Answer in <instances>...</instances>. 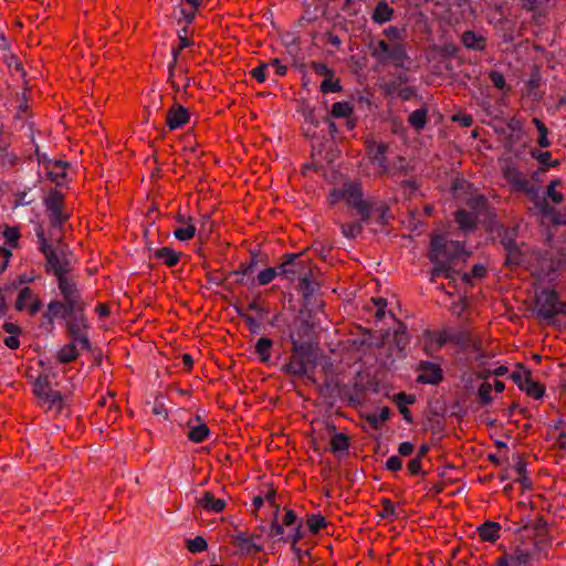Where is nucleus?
Instances as JSON below:
<instances>
[{"label":"nucleus","mask_w":566,"mask_h":566,"mask_svg":"<svg viewBox=\"0 0 566 566\" xmlns=\"http://www.w3.org/2000/svg\"><path fill=\"white\" fill-rule=\"evenodd\" d=\"M44 207L50 223L54 228L62 227L70 218L71 213L65 207L64 195L57 190H51L44 197Z\"/></svg>","instance_id":"423d86ee"},{"label":"nucleus","mask_w":566,"mask_h":566,"mask_svg":"<svg viewBox=\"0 0 566 566\" xmlns=\"http://www.w3.org/2000/svg\"><path fill=\"white\" fill-rule=\"evenodd\" d=\"M207 547V541L201 536L187 539V549L192 554L205 552Z\"/></svg>","instance_id":"37998d69"},{"label":"nucleus","mask_w":566,"mask_h":566,"mask_svg":"<svg viewBox=\"0 0 566 566\" xmlns=\"http://www.w3.org/2000/svg\"><path fill=\"white\" fill-rule=\"evenodd\" d=\"M531 155L533 158H535L541 165L543 169H546L548 167H554L558 165L557 160L552 161L551 160V153L543 149L532 150Z\"/></svg>","instance_id":"ea45409f"},{"label":"nucleus","mask_w":566,"mask_h":566,"mask_svg":"<svg viewBox=\"0 0 566 566\" xmlns=\"http://www.w3.org/2000/svg\"><path fill=\"white\" fill-rule=\"evenodd\" d=\"M461 42L467 49L475 51H483L486 46L485 36L472 30H468L462 34Z\"/></svg>","instance_id":"cd10ccee"},{"label":"nucleus","mask_w":566,"mask_h":566,"mask_svg":"<svg viewBox=\"0 0 566 566\" xmlns=\"http://www.w3.org/2000/svg\"><path fill=\"white\" fill-rule=\"evenodd\" d=\"M87 329V319L82 313H75L74 316L66 322V331L70 340L76 342L83 347H91Z\"/></svg>","instance_id":"9d476101"},{"label":"nucleus","mask_w":566,"mask_h":566,"mask_svg":"<svg viewBox=\"0 0 566 566\" xmlns=\"http://www.w3.org/2000/svg\"><path fill=\"white\" fill-rule=\"evenodd\" d=\"M188 28L185 27L181 31L178 32V45L179 50H184L186 48L191 46L193 43L187 36Z\"/></svg>","instance_id":"bf43d9fd"},{"label":"nucleus","mask_w":566,"mask_h":566,"mask_svg":"<svg viewBox=\"0 0 566 566\" xmlns=\"http://www.w3.org/2000/svg\"><path fill=\"white\" fill-rule=\"evenodd\" d=\"M77 312L80 311L65 301H51L48 305V311L44 313V317L52 322L55 318H66Z\"/></svg>","instance_id":"aec40b11"},{"label":"nucleus","mask_w":566,"mask_h":566,"mask_svg":"<svg viewBox=\"0 0 566 566\" xmlns=\"http://www.w3.org/2000/svg\"><path fill=\"white\" fill-rule=\"evenodd\" d=\"M452 120L459 123L463 127H470L473 123L472 116L468 114H457L452 117Z\"/></svg>","instance_id":"0e129e2a"},{"label":"nucleus","mask_w":566,"mask_h":566,"mask_svg":"<svg viewBox=\"0 0 566 566\" xmlns=\"http://www.w3.org/2000/svg\"><path fill=\"white\" fill-rule=\"evenodd\" d=\"M306 526L311 533L317 534L326 528L327 522L322 514H311L306 518Z\"/></svg>","instance_id":"4c0bfd02"},{"label":"nucleus","mask_w":566,"mask_h":566,"mask_svg":"<svg viewBox=\"0 0 566 566\" xmlns=\"http://www.w3.org/2000/svg\"><path fill=\"white\" fill-rule=\"evenodd\" d=\"M331 451L334 453L347 452L349 449V438L344 433H335L331 438Z\"/></svg>","instance_id":"e433bc0d"},{"label":"nucleus","mask_w":566,"mask_h":566,"mask_svg":"<svg viewBox=\"0 0 566 566\" xmlns=\"http://www.w3.org/2000/svg\"><path fill=\"white\" fill-rule=\"evenodd\" d=\"M386 469L391 472H398L402 469V461L398 455H391L386 461Z\"/></svg>","instance_id":"6e6d98bb"},{"label":"nucleus","mask_w":566,"mask_h":566,"mask_svg":"<svg viewBox=\"0 0 566 566\" xmlns=\"http://www.w3.org/2000/svg\"><path fill=\"white\" fill-rule=\"evenodd\" d=\"M305 536L302 527V522H298L293 528L285 535L284 542L290 543L294 548L295 545Z\"/></svg>","instance_id":"79ce46f5"},{"label":"nucleus","mask_w":566,"mask_h":566,"mask_svg":"<svg viewBox=\"0 0 566 566\" xmlns=\"http://www.w3.org/2000/svg\"><path fill=\"white\" fill-rule=\"evenodd\" d=\"M359 219H361V218L359 217ZM363 223H366V222L363 220H359V221L342 223L340 224L342 233L346 238H356L361 233Z\"/></svg>","instance_id":"58836bf2"},{"label":"nucleus","mask_w":566,"mask_h":566,"mask_svg":"<svg viewBox=\"0 0 566 566\" xmlns=\"http://www.w3.org/2000/svg\"><path fill=\"white\" fill-rule=\"evenodd\" d=\"M308 356L295 349L285 366L286 373L294 376H304L307 373Z\"/></svg>","instance_id":"4be33fe9"},{"label":"nucleus","mask_w":566,"mask_h":566,"mask_svg":"<svg viewBox=\"0 0 566 566\" xmlns=\"http://www.w3.org/2000/svg\"><path fill=\"white\" fill-rule=\"evenodd\" d=\"M387 144H367L365 163L361 166H366V172L368 175H382L388 170L386 164Z\"/></svg>","instance_id":"6e6552de"},{"label":"nucleus","mask_w":566,"mask_h":566,"mask_svg":"<svg viewBox=\"0 0 566 566\" xmlns=\"http://www.w3.org/2000/svg\"><path fill=\"white\" fill-rule=\"evenodd\" d=\"M394 17V9L386 1H379L371 14V19L377 24L389 22Z\"/></svg>","instance_id":"c756f323"},{"label":"nucleus","mask_w":566,"mask_h":566,"mask_svg":"<svg viewBox=\"0 0 566 566\" xmlns=\"http://www.w3.org/2000/svg\"><path fill=\"white\" fill-rule=\"evenodd\" d=\"M326 200L331 207L343 205L347 210L355 211L365 222L370 220L373 203L365 199L359 179L343 175L334 176Z\"/></svg>","instance_id":"f257e3e1"},{"label":"nucleus","mask_w":566,"mask_h":566,"mask_svg":"<svg viewBox=\"0 0 566 566\" xmlns=\"http://www.w3.org/2000/svg\"><path fill=\"white\" fill-rule=\"evenodd\" d=\"M485 273H486V269L483 265L475 264L472 268L471 272L463 273L462 280L465 283H471L472 279H481L485 275Z\"/></svg>","instance_id":"8fccbe9b"},{"label":"nucleus","mask_w":566,"mask_h":566,"mask_svg":"<svg viewBox=\"0 0 566 566\" xmlns=\"http://www.w3.org/2000/svg\"><path fill=\"white\" fill-rule=\"evenodd\" d=\"M532 563L527 558V554L523 553L520 547L511 553H504L497 558L496 566H531Z\"/></svg>","instance_id":"b1692460"},{"label":"nucleus","mask_w":566,"mask_h":566,"mask_svg":"<svg viewBox=\"0 0 566 566\" xmlns=\"http://www.w3.org/2000/svg\"><path fill=\"white\" fill-rule=\"evenodd\" d=\"M210 436V429L205 423H197L191 426L189 423V431L187 433L188 439L193 443H200L208 439Z\"/></svg>","instance_id":"473e14b6"},{"label":"nucleus","mask_w":566,"mask_h":566,"mask_svg":"<svg viewBox=\"0 0 566 566\" xmlns=\"http://www.w3.org/2000/svg\"><path fill=\"white\" fill-rule=\"evenodd\" d=\"M390 413V409L388 407H384L380 409L378 413H368L366 415L365 418L373 429L379 430L382 427V424L389 419Z\"/></svg>","instance_id":"72a5a7b5"},{"label":"nucleus","mask_w":566,"mask_h":566,"mask_svg":"<svg viewBox=\"0 0 566 566\" xmlns=\"http://www.w3.org/2000/svg\"><path fill=\"white\" fill-rule=\"evenodd\" d=\"M518 538L520 543L516 546L527 554L531 563L548 558L552 538L545 525L539 523L526 525L521 528Z\"/></svg>","instance_id":"7ed1b4c3"},{"label":"nucleus","mask_w":566,"mask_h":566,"mask_svg":"<svg viewBox=\"0 0 566 566\" xmlns=\"http://www.w3.org/2000/svg\"><path fill=\"white\" fill-rule=\"evenodd\" d=\"M311 69L317 74V75H325L333 77L334 72L332 69H329L325 63L313 61L311 63Z\"/></svg>","instance_id":"3c124183"},{"label":"nucleus","mask_w":566,"mask_h":566,"mask_svg":"<svg viewBox=\"0 0 566 566\" xmlns=\"http://www.w3.org/2000/svg\"><path fill=\"white\" fill-rule=\"evenodd\" d=\"M12 256V252L10 249L6 247H0V274L6 271L8 268L9 261Z\"/></svg>","instance_id":"5fc2aeb1"},{"label":"nucleus","mask_w":566,"mask_h":566,"mask_svg":"<svg viewBox=\"0 0 566 566\" xmlns=\"http://www.w3.org/2000/svg\"><path fill=\"white\" fill-rule=\"evenodd\" d=\"M321 91L324 94L340 92L342 85L338 80L333 81L332 77L328 76L321 83Z\"/></svg>","instance_id":"09e8293b"},{"label":"nucleus","mask_w":566,"mask_h":566,"mask_svg":"<svg viewBox=\"0 0 566 566\" xmlns=\"http://www.w3.org/2000/svg\"><path fill=\"white\" fill-rule=\"evenodd\" d=\"M489 77L494 87L500 91H510V87L506 86V82L504 75L499 71H491Z\"/></svg>","instance_id":"de8ad7c7"},{"label":"nucleus","mask_w":566,"mask_h":566,"mask_svg":"<svg viewBox=\"0 0 566 566\" xmlns=\"http://www.w3.org/2000/svg\"><path fill=\"white\" fill-rule=\"evenodd\" d=\"M517 480L523 485V488L528 489L531 486V481L526 476L525 465L523 463H518L516 467Z\"/></svg>","instance_id":"4d7b16f0"},{"label":"nucleus","mask_w":566,"mask_h":566,"mask_svg":"<svg viewBox=\"0 0 566 566\" xmlns=\"http://www.w3.org/2000/svg\"><path fill=\"white\" fill-rule=\"evenodd\" d=\"M470 185L463 180V179H457L452 185V193L453 197L457 199H460V190H464L465 188H469Z\"/></svg>","instance_id":"e2e57ef3"},{"label":"nucleus","mask_w":566,"mask_h":566,"mask_svg":"<svg viewBox=\"0 0 566 566\" xmlns=\"http://www.w3.org/2000/svg\"><path fill=\"white\" fill-rule=\"evenodd\" d=\"M376 307V317L381 319L385 316V308L387 306V301L382 297L373 298L371 300Z\"/></svg>","instance_id":"052dcab7"},{"label":"nucleus","mask_w":566,"mask_h":566,"mask_svg":"<svg viewBox=\"0 0 566 566\" xmlns=\"http://www.w3.org/2000/svg\"><path fill=\"white\" fill-rule=\"evenodd\" d=\"M269 66H272L275 71V73L280 76H284L287 72L286 65L282 64L281 60H279V59H273L269 63Z\"/></svg>","instance_id":"338daca9"},{"label":"nucleus","mask_w":566,"mask_h":566,"mask_svg":"<svg viewBox=\"0 0 566 566\" xmlns=\"http://www.w3.org/2000/svg\"><path fill=\"white\" fill-rule=\"evenodd\" d=\"M469 253L459 241L447 240L443 234H434L431 238L429 259L434 264L432 277L454 279L453 268L464 262Z\"/></svg>","instance_id":"f03ea898"},{"label":"nucleus","mask_w":566,"mask_h":566,"mask_svg":"<svg viewBox=\"0 0 566 566\" xmlns=\"http://www.w3.org/2000/svg\"><path fill=\"white\" fill-rule=\"evenodd\" d=\"M340 154L335 144H313L312 158L317 167L334 163Z\"/></svg>","instance_id":"f3484780"},{"label":"nucleus","mask_w":566,"mask_h":566,"mask_svg":"<svg viewBox=\"0 0 566 566\" xmlns=\"http://www.w3.org/2000/svg\"><path fill=\"white\" fill-rule=\"evenodd\" d=\"M90 348L91 347H83L81 344L70 340L56 352V361L60 364L75 361L81 353L87 352Z\"/></svg>","instance_id":"412c9836"},{"label":"nucleus","mask_w":566,"mask_h":566,"mask_svg":"<svg viewBox=\"0 0 566 566\" xmlns=\"http://www.w3.org/2000/svg\"><path fill=\"white\" fill-rule=\"evenodd\" d=\"M4 345L10 349H18L20 346V339L18 335H9L3 339Z\"/></svg>","instance_id":"774afa93"},{"label":"nucleus","mask_w":566,"mask_h":566,"mask_svg":"<svg viewBox=\"0 0 566 566\" xmlns=\"http://www.w3.org/2000/svg\"><path fill=\"white\" fill-rule=\"evenodd\" d=\"M269 64L262 63L258 67L252 70V76L259 82L263 83L266 78V70Z\"/></svg>","instance_id":"13d9d810"},{"label":"nucleus","mask_w":566,"mask_h":566,"mask_svg":"<svg viewBox=\"0 0 566 566\" xmlns=\"http://www.w3.org/2000/svg\"><path fill=\"white\" fill-rule=\"evenodd\" d=\"M560 185L559 179H555L551 181V184L547 187V197L554 202V203H560L564 200V197L562 192L556 190V187Z\"/></svg>","instance_id":"a18cd8bd"},{"label":"nucleus","mask_w":566,"mask_h":566,"mask_svg":"<svg viewBox=\"0 0 566 566\" xmlns=\"http://www.w3.org/2000/svg\"><path fill=\"white\" fill-rule=\"evenodd\" d=\"M428 109L426 107L413 111L409 117L408 123L416 130L422 129L427 124Z\"/></svg>","instance_id":"c9c22d12"},{"label":"nucleus","mask_w":566,"mask_h":566,"mask_svg":"<svg viewBox=\"0 0 566 566\" xmlns=\"http://www.w3.org/2000/svg\"><path fill=\"white\" fill-rule=\"evenodd\" d=\"M407 469L411 475H419L422 473V460L415 457L413 459L409 460L407 464Z\"/></svg>","instance_id":"864d4df0"},{"label":"nucleus","mask_w":566,"mask_h":566,"mask_svg":"<svg viewBox=\"0 0 566 566\" xmlns=\"http://www.w3.org/2000/svg\"><path fill=\"white\" fill-rule=\"evenodd\" d=\"M467 205L472 212L460 209L455 212V221L464 232L472 231L475 228L478 217L486 210L488 201L483 196H472L467 200Z\"/></svg>","instance_id":"0eeeda50"},{"label":"nucleus","mask_w":566,"mask_h":566,"mask_svg":"<svg viewBox=\"0 0 566 566\" xmlns=\"http://www.w3.org/2000/svg\"><path fill=\"white\" fill-rule=\"evenodd\" d=\"M33 392L39 399L40 406L46 411L60 413L64 407V398L62 394L50 387L48 377L40 376L33 386Z\"/></svg>","instance_id":"39448f33"},{"label":"nucleus","mask_w":566,"mask_h":566,"mask_svg":"<svg viewBox=\"0 0 566 566\" xmlns=\"http://www.w3.org/2000/svg\"><path fill=\"white\" fill-rule=\"evenodd\" d=\"M190 120V114L182 105H174L166 114V123L170 130L177 129Z\"/></svg>","instance_id":"5701e85b"},{"label":"nucleus","mask_w":566,"mask_h":566,"mask_svg":"<svg viewBox=\"0 0 566 566\" xmlns=\"http://www.w3.org/2000/svg\"><path fill=\"white\" fill-rule=\"evenodd\" d=\"M454 340L453 333L448 329L431 331L426 334L424 350L429 355H433L440 350L446 344Z\"/></svg>","instance_id":"4468645a"},{"label":"nucleus","mask_w":566,"mask_h":566,"mask_svg":"<svg viewBox=\"0 0 566 566\" xmlns=\"http://www.w3.org/2000/svg\"><path fill=\"white\" fill-rule=\"evenodd\" d=\"M273 342L268 337H261L255 344V353L262 363H266L271 358V349Z\"/></svg>","instance_id":"f704fd0d"},{"label":"nucleus","mask_w":566,"mask_h":566,"mask_svg":"<svg viewBox=\"0 0 566 566\" xmlns=\"http://www.w3.org/2000/svg\"><path fill=\"white\" fill-rule=\"evenodd\" d=\"M181 253L175 250L164 247L155 251V258L160 260L164 264L172 268L178 264Z\"/></svg>","instance_id":"2f4dec72"},{"label":"nucleus","mask_w":566,"mask_h":566,"mask_svg":"<svg viewBox=\"0 0 566 566\" xmlns=\"http://www.w3.org/2000/svg\"><path fill=\"white\" fill-rule=\"evenodd\" d=\"M297 515L293 510H285L284 515L282 516V525L286 527H293L298 523Z\"/></svg>","instance_id":"603ef678"},{"label":"nucleus","mask_w":566,"mask_h":566,"mask_svg":"<svg viewBox=\"0 0 566 566\" xmlns=\"http://www.w3.org/2000/svg\"><path fill=\"white\" fill-rule=\"evenodd\" d=\"M501 525L497 522L486 521L478 527L482 542L495 543L500 538Z\"/></svg>","instance_id":"bb28decb"},{"label":"nucleus","mask_w":566,"mask_h":566,"mask_svg":"<svg viewBox=\"0 0 566 566\" xmlns=\"http://www.w3.org/2000/svg\"><path fill=\"white\" fill-rule=\"evenodd\" d=\"M560 303L562 301L555 290H542L535 300L537 315L546 321H551L558 315Z\"/></svg>","instance_id":"1a4fd4ad"},{"label":"nucleus","mask_w":566,"mask_h":566,"mask_svg":"<svg viewBox=\"0 0 566 566\" xmlns=\"http://www.w3.org/2000/svg\"><path fill=\"white\" fill-rule=\"evenodd\" d=\"M502 161V171L505 180L517 191L530 192L532 186L528 179L515 167L514 164L507 163L505 159Z\"/></svg>","instance_id":"ddd939ff"},{"label":"nucleus","mask_w":566,"mask_h":566,"mask_svg":"<svg viewBox=\"0 0 566 566\" xmlns=\"http://www.w3.org/2000/svg\"><path fill=\"white\" fill-rule=\"evenodd\" d=\"M197 505L210 513H221L226 509V501L216 497L211 492H205L198 500Z\"/></svg>","instance_id":"393cba45"},{"label":"nucleus","mask_w":566,"mask_h":566,"mask_svg":"<svg viewBox=\"0 0 566 566\" xmlns=\"http://www.w3.org/2000/svg\"><path fill=\"white\" fill-rule=\"evenodd\" d=\"M379 515L382 518H389V517L396 516V506L390 499L385 497L381 500V511H380Z\"/></svg>","instance_id":"49530a36"},{"label":"nucleus","mask_w":566,"mask_h":566,"mask_svg":"<svg viewBox=\"0 0 566 566\" xmlns=\"http://www.w3.org/2000/svg\"><path fill=\"white\" fill-rule=\"evenodd\" d=\"M2 239L4 240L6 248L17 249L21 239V232L18 227L3 226L2 227Z\"/></svg>","instance_id":"7c9ffc66"},{"label":"nucleus","mask_w":566,"mask_h":566,"mask_svg":"<svg viewBox=\"0 0 566 566\" xmlns=\"http://www.w3.org/2000/svg\"><path fill=\"white\" fill-rule=\"evenodd\" d=\"M533 123L535 124L538 132L537 142H547L548 130L545 124L541 122L538 118H533Z\"/></svg>","instance_id":"680f3d73"},{"label":"nucleus","mask_w":566,"mask_h":566,"mask_svg":"<svg viewBox=\"0 0 566 566\" xmlns=\"http://www.w3.org/2000/svg\"><path fill=\"white\" fill-rule=\"evenodd\" d=\"M354 113V106L350 102H336L332 105L331 115L335 118L346 119V124L349 129H353L356 125L352 115Z\"/></svg>","instance_id":"a878e982"},{"label":"nucleus","mask_w":566,"mask_h":566,"mask_svg":"<svg viewBox=\"0 0 566 566\" xmlns=\"http://www.w3.org/2000/svg\"><path fill=\"white\" fill-rule=\"evenodd\" d=\"M370 55L380 64L392 63L396 67H405L409 60L405 44L396 42L392 45L385 40H378L369 44Z\"/></svg>","instance_id":"20e7f679"},{"label":"nucleus","mask_w":566,"mask_h":566,"mask_svg":"<svg viewBox=\"0 0 566 566\" xmlns=\"http://www.w3.org/2000/svg\"><path fill=\"white\" fill-rule=\"evenodd\" d=\"M55 274L57 276L59 289L64 301L82 312L83 302L75 283L69 279L61 270H56Z\"/></svg>","instance_id":"9b49d317"},{"label":"nucleus","mask_w":566,"mask_h":566,"mask_svg":"<svg viewBox=\"0 0 566 566\" xmlns=\"http://www.w3.org/2000/svg\"><path fill=\"white\" fill-rule=\"evenodd\" d=\"M394 402L397 405L399 412L402 415L403 419L408 422H412V418L410 415V410L408 409V405H412L415 402V396L407 395L406 392H398L392 398Z\"/></svg>","instance_id":"c85d7f7f"},{"label":"nucleus","mask_w":566,"mask_h":566,"mask_svg":"<svg viewBox=\"0 0 566 566\" xmlns=\"http://www.w3.org/2000/svg\"><path fill=\"white\" fill-rule=\"evenodd\" d=\"M492 384L488 380L483 381L478 389L480 401L483 403H490L492 401Z\"/></svg>","instance_id":"c03bdc74"},{"label":"nucleus","mask_w":566,"mask_h":566,"mask_svg":"<svg viewBox=\"0 0 566 566\" xmlns=\"http://www.w3.org/2000/svg\"><path fill=\"white\" fill-rule=\"evenodd\" d=\"M232 544L243 554H256L263 551V544L260 535L249 534L242 531H235L231 535Z\"/></svg>","instance_id":"f8f14e48"},{"label":"nucleus","mask_w":566,"mask_h":566,"mask_svg":"<svg viewBox=\"0 0 566 566\" xmlns=\"http://www.w3.org/2000/svg\"><path fill=\"white\" fill-rule=\"evenodd\" d=\"M297 254H286L283 262L279 265L280 276L289 281L301 279L305 269L303 262L297 261Z\"/></svg>","instance_id":"a211bd4d"},{"label":"nucleus","mask_w":566,"mask_h":566,"mask_svg":"<svg viewBox=\"0 0 566 566\" xmlns=\"http://www.w3.org/2000/svg\"><path fill=\"white\" fill-rule=\"evenodd\" d=\"M280 275L279 266L277 268H266L262 270L256 277L258 285H268L274 281L276 276Z\"/></svg>","instance_id":"a19ab883"},{"label":"nucleus","mask_w":566,"mask_h":566,"mask_svg":"<svg viewBox=\"0 0 566 566\" xmlns=\"http://www.w3.org/2000/svg\"><path fill=\"white\" fill-rule=\"evenodd\" d=\"M177 227L174 230V235L179 241H189L196 235V224L191 217L178 214L176 218Z\"/></svg>","instance_id":"6ab92c4d"},{"label":"nucleus","mask_w":566,"mask_h":566,"mask_svg":"<svg viewBox=\"0 0 566 566\" xmlns=\"http://www.w3.org/2000/svg\"><path fill=\"white\" fill-rule=\"evenodd\" d=\"M417 370V381L421 384L438 385L443 378L440 365L432 361H420Z\"/></svg>","instance_id":"dca6fc26"},{"label":"nucleus","mask_w":566,"mask_h":566,"mask_svg":"<svg viewBox=\"0 0 566 566\" xmlns=\"http://www.w3.org/2000/svg\"><path fill=\"white\" fill-rule=\"evenodd\" d=\"M41 306L42 302L33 290L28 286L21 289L15 301L18 311H27L31 316H34L41 310Z\"/></svg>","instance_id":"2eb2a0df"},{"label":"nucleus","mask_w":566,"mask_h":566,"mask_svg":"<svg viewBox=\"0 0 566 566\" xmlns=\"http://www.w3.org/2000/svg\"><path fill=\"white\" fill-rule=\"evenodd\" d=\"M415 447L411 442H402L398 447V453L400 457H409L413 453Z\"/></svg>","instance_id":"69168bd1"}]
</instances>
